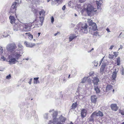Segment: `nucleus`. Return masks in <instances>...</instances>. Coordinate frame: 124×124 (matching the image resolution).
Returning <instances> with one entry per match:
<instances>
[{
    "instance_id": "21",
    "label": "nucleus",
    "mask_w": 124,
    "mask_h": 124,
    "mask_svg": "<svg viewBox=\"0 0 124 124\" xmlns=\"http://www.w3.org/2000/svg\"><path fill=\"white\" fill-rule=\"evenodd\" d=\"M97 98V96L95 95L92 96L91 97V102L93 103H95L96 102Z\"/></svg>"
},
{
    "instance_id": "57",
    "label": "nucleus",
    "mask_w": 124,
    "mask_h": 124,
    "mask_svg": "<svg viewBox=\"0 0 124 124\" xmlns=\"http://www.w3.org/2000/svg\"><path fill=\"white\" fill-rule=\"evenodd\" d=\"M25 59L26 60H29V58H27V59Z\"/></svg>"
},
{
    "instance_id": "63",
    "label": "nucleus",
    "mask_w": 124,
    "mask_h": 124,
    "mask_svg": "<svg viewBox=\"0 0 124 124\" xmlns=\"http://www.w3.org/2000/svg\"><path fill=\"white\" fill-rule=\"evenodd\" d=\"M114 89H113V92H114Z\"/></svg>"
},
{
    "instance_id": "17",
    "label": "nucleus",
    "mask_w": 124,
    "mask_h": 124,
    "mask_svg": "<svg viewBox=\"0 0 124 124\" xmlns=\"http://www.w3.org/2000/svg\"><path fill=\"white\" fill-rule=\"evenodd\" d=\"M78 35H76L75 34H70L69 37V41L70 42L73 39L77 37Z\"/></svg>"
},
{
    "instance_id": "44",
    "label": "nucleus",
    "mask_w": 124,
    "mask_h": 124,
    "mask_svg": "<svg viewBox=\"0 0 124 124\" xmlns=\"http://www.w3.org/2000/svg\"><path fill=\"white\" fill-rule=\"evenodd\" d=\"M11 75L10 74H9L6 77V78L7 79H10L11 78Z\"/></svg>"
},
{
    "instance_id": "14",
    "label": "nucleus",
    "mask_w": 124,
    "mask_h": 124,
    "mask_svg": "<svg viewBox=\"0 0 124 124\" xmlns=\"http://www.w3.org/2000/svg\"><path fill=\"white\" fill-rule=\"evenodd\" d=\"M110 107L111 109L113 111H116L118 109V107L116 104H111Z\"/></svg>"
},
{
    "instance_id": "15",
    "label": "nucleus",
    "mask_w": 124,
    "mask_h": 124,
    "mask_svg": "<svg viewBox=\"0 0 124 124\" xmlns=\"http://www.w3.org/2000/svg\"><path fill=\"white\" fill-rule=\"evenodd\" d=\"M92 81L94 85H97L98 84V83L99 82V80L98 78L96 77L93 78Z\"/></svg>"
},
{
    "instance_id": "41",
    "label": "nucleus",
    "mask_w": 124,
    "mask_h": 124,
    "mask_svg": "<svg viewBox=\"0 0 124 124\" xmlns=\"http://www.w3.org/2000/svg\"><path fill=\"white\" fill-rule=\"evenodd\" d=\"M48 114L47 113H46L44 115V118L46 119H47L48 118V117H47V115H48Z\"/></svg>"
},
{
    "instance_id": "62",
    "label": "nucleus",
    "mask_w": 124,
    "mask_h": 124,
    "mask_svg": "<svg viewBox=\"0 0 124 124\" xmlns=\"http://www.w3.org/2000/svg\"><path fill=\"white\" fill-rule=\"evenodd\" d=\"M70 124H73V123H72V122H71Z\"/></svg>"
},
{
    "instance_id": "54",
    "label": "nucleus",
    "mask_w": 124,
    "mask_h": 124,
    "mask_svg": "<svg viewBox=\"0 0 124 124\" xmlns=\"http://www.w3.org/2000/svg\"><path fill=\"white\" fill-rule=\"evenodd\" d=\"M54 111V109H53L52 110H51L49 111V112H52Z\"/></svg>"
},
{
    "instance_id": "23",
    "label": "nucleus",
    "mask_w": 124,
    "mask_h": 124,
    "mask_svg": "<svg viewBox=\"0 0 124 124\" xmlns=\"http://www.w3.org/2000/svg\"><path fill=\"white\" fill-rule=\"evenodd\" d=\"M18 48L17 51L20 52H22V53H23V47L21 44H18Z\"/></svg>"
},
{
    "instance_id": "42",
    "label": "nucleus",
    "mask_w": 124,
    "mask_h": 124,
    "mask_svg": "<svg viewBox=\"0 0 124 124\" xmlns=\"http://www.w3.org/2000/svg\"><path fill=\"white\" fill-rule=\"evenodd\" d=\"M94 73V72L93 71H91L90 72L89 74L90 76H92Z\"/></svg>"
},
{
    "instance_id": "47",
    "label": "nucleus",
    "mask_w": 124,
    "mask_h": 124,
    "mask_svg": "<svg viewBox=\"0 0 124 124\" xmlns=\"http://www.w3.org/2000/svg\"><path fill=\"white\" fill-rule=\"evenodd\" d=\"M114 45H112V46H111L109 48V49L110 50H111L112 49V48H113L114 47Z\"/></svg>"
},
{
    "instance_id": "3",
    "label": "nucleus",
    "mask_w": 124,
    "mask_h": 124,
    "mask_svg": "<svg viewBox=\"0 0 124 124\" xmlns=\"http://www.w3.org/2000/svg\"><path fill=\"white\" fill-rule=\"evenodd\" d=\"M84 7V9L83 10L86 12L88 15H90L92 12H96L97 10L96 8H93L89 4L85 5Z\"/></svg>"
},
{
    "instance_id": "9",
    "label": "nucleus",
    "mask_w": 124,
    "mask_h": 124,
    "mask_svg": "<svg viewBox=\"0 0 124 124\" xmlns=\"http://www.w3.org/2000/svg\"><path fill=\"white\" fill-rule=\"evenodd\" d=\"M16 48V46L15 44L13 43L9 44L7 45L6 48L8 51H12L15 50Z\"/></svg>"
},
{
    "instance_id": "55",
    "label": "nucleus",
    "mask_w": 124,
    "mask_h": 124,
    "mask_svg": "<svg viewBox=\"0 0 124 124\" xmlns=\"http://www.w3.org/2000/svg\"><path fill=\"white\" fill-rule=\"evenodd\" d=\"M38 34L39 35L38 37H39V36L40 34V32H39Z\"/></svg>"
},
{
    "instance_id": "19",
    "label": "nucleus",
    "mask_w": 124,
    "mask_h": 124,
    "mask_svg": "<svg viewBox=\"0 0 124 124\" xmlns=\"http://www.w3.org/2000/svg\"><path fill=\"white\" fill-rule=\"evenodd\" d=\"M58 115V112L56 111H55L53 112L52 114V116L53 118V120H52L53 122V120L55 119V120H57L58 118H56Z\"/></svg>"
},
{
    "instance_id": "26",
    "label": "nucleus",
    "mask_w": 124,
    "mask_h": 124,
    "mask_svg": "<svg viewBox=\"0 0 124 124\" xmlns=\"http://www.w3.org/2000/svg\"><path fill=\"white\" fill-rule=\"evenodd\" d=\"M39 79V77L34 78V83L35 84H37L38 83H39V81L38 80Z\"/></svg>"
},
{
    "instance_id": "53",
    "label": "nucleus",
    "mask_w": 124,
    "mask_h": 124,
    "mask_svg": "<svg viewBox=\"0 0 124 124\" xmlns=\"http://www.w3.org/2000/svg\"><path fill=\"white\" fill-rule=\"evenodd\" d=\"M59 33V32H57V33L55 34L54 35L55 36H56Z\"/></svg>"
},
{
    "instance_id": "12",
    "label": "nucleus",
    "mask_w": 124,
    "mask_h": 124,
    "mask_svg": "<svg viewBox=\"0 0 124 124\" xmlns=\"http://www.w3.org/2000/svg\"><path fill=\"white\" fill-rule=\"evenodd\" d=\"M9 59L8 62H9V64L11 65L15 64L17 62H18V61L15 58L13 57L10 58V57L9 56Z\"/></svg>"
},
{
    "instance_id": "56",
    "label": "nucleus",
    "mask_w": 124,
    "mask_h": 124,
    "mask_svg": "<svg viewBox=\"0 0 124 124\" xmlns=\"http://www.w3.org/2000/svg\"><path fill=\"white\" fill-rule=\"evenodd\" d=\"M74 15H75V16H77V15L76 14H75Z\"/></svg>"
},
{
    "instance_id": "45",
    "label": "nucleus",
    "mask_w": 124,
    "mask_h": 124,
    "mask_svg": "<svg viewBox=\"0 0 124 124\" xmlns=\"http://www.w3.org/2000/svg\"><path fill=\"white\" fill-rule=\"evenodd\" d=\"M86 0H79V1L81 3L84 2Z\"/></svg>"
},
{
    "instance_id": "43",
    "label": "nucleus",
    "mask_w": 124,
    "mask_h": 124,
    "mask_svg": "<svg viewBox=\"0 0 124 124\" xmlns=\"http://www.w3.org/2000/svg\"><path fill=\"white\" fill-rule=\"evenodd\" d=\"M54 1H57L59 3H61L62 2V0H54Z\"/></svg>"
},
{
    "instance_id": "30",
    "label": "nucleus",
    "mask_w": 124,
    "mask_h": 124,
    "mask_svg": "<svg viewBox=\"0 0 124 124\" xmlns=\"http://www.w3.org/2000/svg\"><path fill=\"white\" fill-rule=\"evenodd\" d=\"M25 34L27 35L29 37V39L30 40H31L33 38V36L30 33H26Z\"/></svg>"
},
{
    "instance_id": "10",
    "label": "nucleus",
    "mask_w": 124,
    "mask_h": 124,
    "mask_svg": "<svg viewBox=\"0 0 124 124\" xmlns=\"http://www.w3.org/2000/svg\"><path fill=\"white\" fill-rule=\"evenodd\" d=\"M103 116L102 112L100 111H98L97 112H94L92 114V117H96V116H99L102 117Z\"/></svg>"
},
{
    "instance_id": "34",
    "label": "nucleus",
    "mask_w": 124,
    "mask_h": 124,
    "mask_svg": "<svg viewBox=\"0 0 124 124\" xmlns=\"http://www.w3.org/2000/svg\"><path fill=\"white\" fill-rule=\"evenodd\" d=\"M121 73L122 75L124 76V69L123 67H122V69L121 70Z\"/></svg>"
},
{
    "instance_id": "6",
    "label": "nucleus",
    "mask_w": 124,
    "mask_h": 124,
    "mask_svg": "<svg viewBox=\"0 0 124 124\" xmlns=\"http://www.w3.org/2000/svg\"><path fill=\"white\" fill-rule=\"evenodd\" d=\"M108 62L107 61L105 60L102 62V65L101 67L100 72V73L102 74L105 71V69L106 66H107Z\"/></svg>"
},
{
    "instance_id": "31",
    "label": "nucleus",
    "mask_w": 124,
    "mask_h": 124,
    "mask_svg": "<svg viewBox=\"0 0 124 124\" xmlns=\"http://www.w3.org/2000/svg\"><path fill=\"white\" fill-rule=\"evenodd\" d=\"M94 89L96 91V93H98L100 92V90L97 86L96 87L95 86H94Z\"/></svg>"
},
{
    "instance_id": "40",
    "label": "nucleus",
    "mask_w": 124,
    "mask_h": 124,
    "mask_svg": "<svg viewBox=\"0 0 124 124\" xmlns=\"http://www.w3.org/2000/svg\"><path fill=\"white\" fill-rule=\"evenodd\" d=\"M104 57H103L101 60L99 62V66H100L102 63V61H103V59H104Z\"/></svg>"
},
{
    "instance_id": "50",
    "label": "nucleus",
    "mask_w": 124,
    "mask_h": 124,
    "mask_svg": "<svg viewBox=\"0 0 124 124\" xmlns=\"http://www.w3.org/2000/svg\"><path fill=\"white\" fill-rule=\"evenodd\" d=\"M65 8V5H64L62 8V10H64Z\"/></svg>"
},
{
    "instance_id": "46",
    "label": "nucleus",
    "mask_w": 124,
    "mask_h": 124,
    "mask_svg": "<svg viewBox=\"0 0 124 124\" xmlns=\"http://www.w3.org/2000/svg\"><path fill=\"white\" fill-rule=\"evenodd\" d=\"M54 21V18L53 17H51V22L52 23H53V22Z\"/></svg>"
},
{
    "instance_id": "49",
    "label": "nucleus",
    "mask_w": 124,
    "mask_h": 124,
    "mask_svg": "<svg viewBox=\"0 0 124 124\" xmlns=\"http://www.w3.org/2000/svg\"><path fill=\"white\" fill-rule=\"evenodd\" d=\"M17 1V3H21V0H16Z\"/></svg>"
},
{
    "instance_id": "24",
    "label": "nucleus",
    "mask_w": 124,
    "mask_h": 124,
    "mask_svg": "<svg viewBox=\"0 0 124 124\" xmlns=\"http://www.w3.org/2000/svg\"><path fill=\"white\" fill-rule=\"evenodd\" d=\"M106 90L107 91H109L113 89L112 86L110 85H108L106 87Z\"/></svg>"
},
{
    "instance_id": "22",
    "label": "nucleus",
    "mask_w": 124,
    "mask_h": 124,
    "mask_svg": "<svg viewBox=\"0 0 124 124\" xmlns=\"http://www.w3.org/2000/svg\"><path fill=\"white\" fill-rule=\"evenodd\" d=\"M9 18L10 22L11 24H13L15 23L16 19L13 16H9Z\"/></svg>"
},
{
    "instance_id": "27",
    "label": "nucleus",
    "mask_w": 124,
    "mask_h": 124,
    "mask_svg": "<svg viewBox=\"0 0 124 124\" xmlns=\"http://www.w3.org/2000/svg\"><path fill=\"white\" fill-rule=\"evenodd\" d=\"M77 103H73L72 106L71 107V109H74L76 108L77 106Z\"/></svg>"
},
{
    "instance_id": "25",
    "label": "nucleus",
    "mask_w": 124,
    "mask_h": 124,
    "mask_svg": "<svg viewBox=\"0 0 124 124\" xmlns=\"http://www.w3.org/2000/svg\"><path fill=\"white\" fill-rule=\"evenodd\" d=\"M45 11L43 10H42L41 11L39 12V14L40 16L43 17H44L45 16Z\"/></svg>"
},
{
    "instance_id": "1",
    "label": "nucleus",
    "mask_w": 124,
    "mask_h": 124,
    "mask_svg": "<svg viewBox=\"0 0 124 124\" xmlns=\"http://www.w3.org/2000/svg\"><path fill=\"white\" fill-rule=\"evenodd\" d=\"M13 29L15 31H17L20 30L22 31L27 32L29 31L30 27L27 24H15Z\"/></svg>"
},
{
    "instance_id": "7",
    "label": "nucleus",
    "mask_w": 124,
    "mask_h": 124,
    "mask_svg": "<svg viewBox=\"0 0 124 124\" xmlns=\"http://www.w3.org/2000/svg\"><path fill=\"white\" fill-rule=\"evenodd\" d=\"M23 53L22 52H21L16 50L13 53L12 56L14 57L17 60L19 59L20 57L22 55Z\"/></svg>"
},
{
    "instance_id": "2",
    "label": "nucleus",
    "mask_w": 124,
    "mask_h": 124,
    "mask_svg": "<svg viewBox=\"0 0 124 124\" xmlns=\"http://www.w3.org/2000/svg\"><path fill=\"white\" fill-rule=\"evenodd\" d=\"M66 118L62 116H61L57 120L55 119L53 120V122L52 120L49 121L48 124H64L66 120Z\"/></svg>"
},
{
    "instance_id": "51",
    "label": "nucleus",
    "mask_w": 124,
    "mask_h": 124,
    "mask_svg": "<svg viewBox=\"0 0 124 124\" xmlns=\"http://www.w3.org/2000/svg\"><path fill=\"white\" fill-rule=\"evenodd\" d=\"M123 47V46L122 45H120V47L119 49V50H120V49H122Z\"/></svg>"
},
{
    "instance_id": "29",
    "label": "nucleus",
    "mask_w": 124,
    "mask_h": 124,
    "mask_svg": "<svg viewBox=\"0 0 124 124\" xmlns=\"http://www.w3.org/2000/svg\"><path fill=\"white\" fill-rule=\"evenodd\" d=\"M88 77H85L83 78L82 79H81V83H85L86 80H87V79L88 78Z\"/></svg>"
},
{
    "instance_id": "36",
    "label": "nucleus",
    "mask_w": 124,
    "mask_h": 124,
    "mask_svg": "<svg viewBox=\"0 0 124 124\" xmlns=\"http://www.w3.org/2000/svg\"><path fill=\"white\" fill-rule=\"evenodd\" d=\"M3 49L2 47L0 46V55H1L3 53Z\"/></svg>"
},
{
    "instance_id": "58",
    "label": "nucleus",
    "mask_w": 124,
    "mask_h": 124,
    "mask_svg": "<svg viewBox=\"0 0 124 124\" xmlns=\"http://www.w3.org/2000/svg\"><path fill=\"white\" fill-rule=\"evenodd\" d=\"M63 81L64 82V83H65L66 81V80L65 79H64L63 80Z\"/></svg>"
},
{
    "instance_id": "33",
    "label": "nucleus",
    "mask_w": 124,
    "mask_h": 124,
    "mask_svg": "<svg viewBox=\"0 0 124 124\" xmlns=\"http://www.w3.org/2000/svg\"><path fill=\"white\" fill-rule=\"evenodd\" d=\"M93 63L95 66L97 67L98 64V62L96 61H94L93 62Z\"/></svg>"
},
{
    "instance_id": "39",
    "label": "nucleus",
    "mask_w": 124,
    "mask_h": 124,
    "mask_svg": "<svg viewBox=\"0 0 124 124\" xmlns=\"http://www.w3.org/2000/svg\"><path fill=\"white\" fill-rule=\"evenodd\" d=\"M5 58L4 56H2L1 57L0 60L1 61H5Z\"/></svg>"
},
{
    "instance_id": "4",
    "label": "nucleus",
    "mask_w": 124,
    "mask_h": 124,
    "mask_svg": "<svg viewBox=\"0 0 124 124\" xmlns=\"http://www.w3.org/2000/svg\"><path fill=\"white\" fill-rule=\"evenodd\" d=\"M79 26H81V29L80 30V32H82L85 33H87L88 32L87 29V25L85 23H80L78 24Z\"/></svg>"
},
{
    "instance_id": "38",
    "label": "nucleus",
    "mask_w": 124,
    "mask_h": 124,
    "mask_svg": "<svg viewBox=\"0 0 124 124\" xmlns=\"http://www.w3.org/2000/svg\"><path fill=\"white\" fill-rule=\"evenodd\" d=\"M119 113L122 115H124V110H120Z\"/></svg>"
},
{
    "instance_id": "20",
    "label": "nucleus",
    "mask_w": 124,
    "mask_h": 124,
    "mask_svg": "<svg viewBox=\"0 0 124 124\" xmlns=\"http://www.w3.org/2000/svg\"><path fill=\"white\" fill-rule=\"evenodd\" d=\"M90 29L91 30L94 31L97 30V27L95 23H93L92 25L90 27Z\"/></svg>"
},
{
    "instance_id": "13",
    "label": "nucleus",
    "mask_w": 124,
    "mask_h": 124,
    "mask_svg": "<svg viewBox=\"0 0 124 124\" xmlns=\"http://www.w3.org/2000/svg\"><path fill=\"white\" fill-rule=\"evenodd\" d=\"M24 44L26 47H32L35 45L34 43L27 42L26 41L24 42Z\"/></svg>"
},
{
    "instance_id": "48",
    "label": "nucleus",
    "mask_w": 124,
    "mask_h": 124,
    "mask_svg": "<svg viewBox=\"0 0 124 124\" xmlns=\"http://www.w3.org/2000/svg\"><path fill=\"white\" fill-rule=\"evenodd\" d=\"M32 79V78H30V80H29V84H30V85H31V82Z\"/></svg>"
},
{
    "instance_id": "35",
    "label": "nucleus",
    "mask_w": 124,
    "mask_h": 124,
    "mask_svg": "<svg viewBox=\"0 0 124 124\" xmlns=\"http://www.w3.org/2000/svg\"><path fill=\"white\" fill-rule=\"evenodd\" d=\"M94 35L96 36H99L100 35L99 34L98 32L97 31H96L94 32L93 34Z\"/></svg>"
},
{
    "instance_id": "28",
    "label": "nucleus",
    "mask_w": 124,
    "mask_h": 124,
    "mask_svg": "<svg viewBox=\"0 0 124 124\" xmlns=\"http://www.w3.org/2000/svg\"><path fill=\"white\" fill-rule=\"evenodd\" d=\"M87 21L89 25L91 26L92 25L93 23H94L92 20L90 19H88Z\"/></svg>"
},
{
    "instance_id": "61",
    "label": "nucleus",
    "mask_w": 124,
    "mask_h": 124,
    "mask_svg": "<svg viewBox=\"0 0 124 124\" xmlns=\"http://www.w3.org/2000/svg\"><path fill=\"white\" fill-rule=\"evenodd\" d=\"M50 0H47V2H48Z\"/></svg>"
},
{
    "instance_id": "37",
    "label": "nucleus",
    "mask_w": 124,
    "mask_h": 124,
    "mask_svg": "<svg viewBox=\"0 0 124 124\" xmlns=\"http://www.w3.org/2000/svg\"><path fill=\"white\" fill-rule=\"evenodd\" d=\"M96 118V117H92V115L91 116V118H89V121L90 122H93L94 121L93 118Z\"/></svg>"
},
{
    "instance_id": "52",
    "label": "nucleus",
    "mask_w": 124,
    "mask_h": 124,
    "mask_svg": "<svg viewBox=\"0 0 124 124\" xmlns=\"http://www.w3.org/2000/svg\"><path fill=\"white\" fill-rule=\"evenodd\" d=\"M106 30L107 31H108V32H110V31H109V29L108 28H107L106 29Z\"/></svg>"
},
{
    "instance_id": "60",
    "label": "nucleus",
    "mask_w": 124,
    "mask_h": 124,
    "mask_svg": "<svg viewBox=\"0 0 124 124\" xmlns=\"http://www.w3.org/2000/svg\"><path fill=\"white\" fill-rule=\"evenodd\" d=\"M93 49H94L93 48H92V49H91V50L90 51H92V50H93Z\"/></svg>"
},
{
    "instance_id": "32",
    "label": "nucleus",
    "mask_w": 124,
    "mask_h": 124,
    "mask_svg": "<svg viewBox=\"0 0 124 124\" xmlns=\"http://www.w3.org/2000/svg\"><path fill=\"white\" fill-rule=\"evenodd\" d=\"M116 62L117 65L119 66L120 65V58L119 57L117 58Z\"/></svg>"
},
{
    "instance_id": "16",
    "label": "nucleus",
    "mask_w": 124,
    "mask_h": 124,
    "mask_svg": "<svg viewBox=\"0 0 124 124\" xmlns=\"http://www.w3.org/2000/svg\"><path fill=\"white\" fill-rule=\"evenodd\" d=\"M87 110H86L83 109L81 111V117L84 118L85 117L86 114Z\"/></svg>"
},
{
    "instance_id": "59",
    "label": "nucleus",
    "mask_w": 124,
    "mask_h": 124,
    "mask_svg": "<svg viewBox=\"0 0 124 124\" xmlns=\"http://www.w3.org/2000/svg\"><path fill=\"white\" fill-rule=\"evenodd\" d=\"M70 75H69V76H68V78H70Z\"/></svg>"
},
{
    "instance_id": "5",
    "label": "nucleus",
    "mask_w": 124,
    "mask_h": 124,
    "mask_svg": "<svg viewBox=\"0 0 124 124\" xmlns=\"http://www.w3.org/2000/svg\"><path fill=\"white\" fill-rule=\"evenodd\" d=\"M118 69L117 68L115 69L114 71L112 72L111 78V84L112 85L114 84L116 82V78L117 77V74L118 71Z\"/></svg>"
},
{
    "instance_id": "8",
    "label": "nucleus",
    "mask_w": 124,
    "mask_h": 124,
    "mask_svg": "<svg viewBox=\"0 0 124 124\" xmlns=\"http://www.w3.org/2000/svg\"><path fill=\"white\" fill-rule=\"evenodd\" d=\"M39 18V21H38L37 20H35L34 21V23H36V24L38 27L41 26L42 25L44 20V17H43L40 16Z\"/></svg>"
},
{
    "instance_id": "18",
    "label": "nucleus",
    "mask_w": 124,
    "mask_h": 124,
    "mask_svg": "<svg viewBox=\"0 0 124 124\" xmlns=\"http://www.w3.org/2000/svg\"><path fill=\"white\" fill-rule=\"evenodd\" d=\"M117 55V54L116 52H114L113 54H109V58L110 59H113L114 57H116Z\"/></svg>"
},
{
    "instance_id": "11",
    "label": "nucleus",
    "mask_w": 124,
    "mask_h": 124,
    "mask_svg": "<svg viewBox=\"0 0 124 124\" xmlns=\"http://www.w3.org/2000/svg\"><path fill=\"white\" fill-rule=\"evenodd\" d=\"M17 3V2H15L13 3L11 7L10 10L9 11V13H13L15 12L16 11V7Z\"/></svg>"
},
{
    "instance_id": "64",
    "label": "nucleus",
    "mask_w": 124,
    "mask_h": 124,
    "mask_svg": "<svg viewBox=\"0 0 124 124\" xmlns=\"http://www.w3.org/2000/svg\"><path fill=\"white\" fill-rule=\"evenodd\" d=\"M122 124H124V122Z\"/></svg>"
}]
</instances>
